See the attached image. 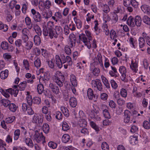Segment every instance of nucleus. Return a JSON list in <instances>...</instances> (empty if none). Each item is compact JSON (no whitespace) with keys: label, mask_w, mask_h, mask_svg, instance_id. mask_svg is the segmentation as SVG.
<instances>
[{"label":"nucleus","mask_w":150,"mask_h":150,"mask_svg":"<svg viewBox=\"0 0 150 150\" xmlns=\"http://www.w3.org/2000/svg\"><path fill=\"white\" fill-rule=\"evenodd\" d=\"M61 58L59 56L56 55L55 56V61L57 67L59 68H61L62 67V64L67 62L69 66H71L72 64L71 58L68 56H65L63 54L60 55Z\"/></svg>","instance_id":"obj_1"},{"label":"nucleus","mask_w":150,"mask_h":150,"mask_svg":"<svg viewBox=\"0 0 150 150\" xmlns=\"http://www.w3.org/2000/svg\"><path fill=\"white\" fill-rule=\"evenodd\" d=\"M13 89L10 88L5 91L3 89L1 88L0 92L6 98H8L9 97L10 95L8 93L11 94L13 95L14 97H16L18 93L19 90L18 89L17 86L14 85L13 86Z\"/></svg>","instance_id":"obj_2"},{"label":"nucleus","mask_w":150,"mask_h":150,"mask_svg":"<svg viewBox=\"0 0 150 150\" xmlns=\"http://www.w3.org/2000/svg\"><path fill=\"white\" fill-rule=\"evenodd\" d=\"M54 81L61 87L63 86L65 78L63 75L59 71H57L53 77Z\"/></svg>","instance_id":"obj_3"},{"label":"nucleus","mask_w":150,"mask_h":150,"mask_svg":"<svg viewBox=\"0 0 150 150\" xmlns=\"http://www.w3.org/2000/svg\"><path fill=\"white\" fill-rule=\"evenodd\" d=\"M43 34L44 36H47L48 35L50 37L52 38L53 37L56 38L55 36V31H54L53 28L48 25L47 28H44L43 29Z\"/></svg>","instance_id":"obj_4"},{"label":"nucleus","mask_w":150,"mask_h":150,"mask_svg":"<svg viewBox=\"0 0 150 150\" xmlns=\"http://www.w3.org/2000/svg\"><path fill=\"white\" fill-rule=\"evenodd\" d=\"M35 132L34 139L37 142L39 143L42 141L43 142L45 141V137L43 135L42 132L40 134L38 130H36Z\"/></svg>","instance_id":"obj_5"},{"label":"nucleus","mask_w":150,"mask_h":150,"mask_svg":"<svg viewBox=\"0 0 150 150\" xmlns=\"http://www.w3.org/2000/svg\"><path fill=\"white\" fill-rule=\"evenodd\" d=\"M79 114L81 119L79 120V126L80 127H86L87 126V122L84 119L83 113V111H80Z\"/></svg>","instance_id":"obj_6"},{"label":"nucleus","mask_w":150,"mask_h":150,"mask_svg":"<svg viewBox=\"0 0 150 150\" xmlns=\"http://www.w3.org/2000/svg\"><path fill=\"white\" fill-rule=\"evenodd\" d=\"M79 37L80 40L83 42L85 45L87 46L88 48L89 49H90L91 47L90 41V40L89 41H88L87 38L85 34H82L79 35Z\"/></svg>","instance_id":"obj_7"},{"label":"nucleus","mask_w":150,"mask_h":150,"mask_svg":"<svg viewBox=\"0 0 150 150\" xmlns=\"http://www.w3.org/2000/svg\"><path fill=\"white\" fill-rule=\"evenodd\" d=\"M1 47L3 50H6L9 52H12L13 50V47L6 42H1Z\"/></svg>","instance_id":"obj_8"},{"label":"nucleus","mask_w":150,"mask_h":150,"mask_svg":"<svg viewBox=\"0 0 150 150\" xmlns=\"http://www.w3.org/2000/svg\"><path fill=\"white\" fill-rule=\"evenodd\" d=\"M93 60L95 65L100 64L101 67H103L102 57L101 53H98L97 56L94 58Z\"/></svg>","instance_id":"obj_9"},{"label":"nucleus","mask_w":150,"mask_h":150,"mask_svg":"<svg viewBox=\"0 0 150 150\" xmlns=\"http://www.w3.org/2000/svg\"><path fill=\"white\" fill-rule=\"evenodd\" d=\"M95 90H98L100 91H102L103 89V86L100 81L99 79H96L94 81V83L93 84Z\"/></svg>","instance_id":"obj_10"},{"label":"nucleus","mask_w":150,"mask_h":150,"mask_svg":"<svg viewBox=\"0 0 150 150\" xmlns=\"http://www.w3.org/2000/svg\"><path fill=\"white\" fill-rule=\"evenodd\" d=\"M49 88L52 92L56 94H59L60 93V90L59 87L55 84L50 83L49 85Z\"/></svg>","instance_id":"obj_11"},{"label":"nucleus","mask_w":150,"mask_h":150,"mask_svg":"<svg viewBox=\"0 0 150 150\" xmlns=\"http://www.w3.org/2000/svg\"><path fill=\"white\" fill-rule=\"evenodd\" d=\"M22 32L23 35L22 36V40L24 42H26L29 39L28 35L29 34V31L27 28H24L22 30Z\"/></svg>","instance_id":"obj_12"},{"label":"nucleus","mask_w":150,"mask_h":150,"mask_svg":"<svg viewBox=\"0 0 150 150\" xmlns=\"http://www.w3.org/2000/svg\"><path fill=\"white\" fill-rule=\"evenodd\" d=\"M119 71L121 74V79L123 81H126L127 79L126 78V70L125 67L124 66L120 67L119 69Z\"/></svg>","instance_id":"obj_13"},{"label":"nucleus","mask_w":150,"mask_h":150,"mask_svg":"<svg viewBox=\"0 0 150 150\" xmlns=\"http://www.w3.org/2000/svg\"><path fill=\"white\" fill-rule=\"evenodd\" d=\"M87 96L89 99L90 100H92L96 99L97 96H96L93 93V92L91 88H89L87 91Z\"/></svg>","instance_id":"obj_14"},{"label":"nucleus","mask_w":150,"mask_h":150,"mask_svg":"<svg viewBox=\"0 0 150 150\" xmlns=\"http://www.w3.org/2000/svg\"><path fill=\"white\" fill-rule=\"evenodd\" d=\"M124 114V122L125 123H128L130 120L131 113L128 110H126L125 111Z\"/></svg>","instance_id":"obj_15"},{"label":"nucleus","mask_w":150,"mask_h":150,"mask_svg":"<svg viewBox=\"0 0 150 150\" xmlns=\"http://www.w3.org/2000/svg\"><path fill=\"white\" fill-rule=\"evenodd\" d=\"M38 120L39 125L41 124L43 122V119L41 117H40L39 118L37 114H35L33 118V122L36 123H37Z\"/></svg>","instance_id":"obj_16"},{"label":"nucleus","mask_w":150,"mask_h":150,"mask_svg":"<svg viewBox=\"0 0 150 150\" xmlns=\"http://www.w3.org/2000/svg\"><path fill=\"white\" fill-rule=\"evenodd\" d=\"M25 22L28 29H31L33 28V25L30 18L28 17H26L25 18Z\"/></svg>","instance_id":"obj_17"},{"label":"nucleus","mask_w":150,"mask_h":150,"mask_svg":"<svg viewBox=\"0 0 150 150\" xmlns=\"http://www.w3.org/2000/svg\"><path fill=\"white\" fill-rule=\"evenodd\" d=\"M127 24L132 27H134L135 26L134 18L132 16H130L128 18L127 21Z\"/></svg>","instance_id":"obj_18"},{"label":"nucleus","mask_w":150,"mask_h":150,"mask_svg":"<svg viewBox=\"0 0 150 150\" xmlns=\"http://www.w3.org/2000/svg\"><path fill=\"white\" fill-rule=\"evenodd\" d=\"M33 30L39 36H40L42 34V31L40 28L36 24L33 25Z\"/></svg>","instance_id":"obj_19"},{"label":"nucleus","mask_w":150,"mask_h":150,"mask_svg":"<svg viewBox=\"0 0 150 150\" xmlns=\"http://www.w3.org/2000/svg\"><path fill=\"white\" fill-rule=\"evenodd\" d=\"M141 8L144 13L150 15V7L146 5H142Z\"/></svg>","instance_id":"obj_20"},{"label":"nucleus","mask_w":150,"mask_h":150,"mask_svg":"<svg viewBox=\"0 0 150 150\" xmlns=\"http://www.w3.org/2000/svg\"><path fill=\"white\" fill-rule=\"evenodd\" d=\"M26 145L30 148H33L34 145L32 140L30 138L26 137L24 140Z\"/></svg>","instance_id":"obj_21"},{"label":"nucleus","mask_w":150,"mask_h":150,"mask_svg":"<svg viewBox=\"0 0 150 150\" xmlns=\"http://www.w3.org/2000/svg\"><path fill=\"white\" fill-rule=\"evenodd\" d=\"M54 30L55 34L54 35L56 38H57L58 35L60 34L62 32V29L59 26H56L55 27Z\"/></svg>","instance_id":"obj_22"},{"label":"nucleus","mask_w":150,"mask_h":150,"mask_svg":"<svg viewBox=\"0 0 150 150\" xmlns=\"http://www.w3.org/2000/svg\"><path fill=\"white\" fill-rule=\"evenodd\" d=\"M8 75V71L6 69L4 71H2L0 74V77L2 79H5L6 78Z\"/></svg>","instance_id":"obj_23"},{"label":"nucleus","mask_w":150,"mask_h":150,"mask_svg":"<svg viewBox=\"0 0 150 150\" xmlns=\"http://www.w3.org/2000/svg\"><path fill=\"white\" fill-rule=\"evenodd\" d=\"M134 19L135 25L137 26H140L141 24L142 19L140 16H135Z\"/></svg>","instance_id":"obj_24"},{"label":"nucleus","mask_w":150,"mask_h":150,"mask_svg":"<svg viewBox=\"0 0 150 150\" xmlns=\"http://www.w3.org/2000/svg\"><path fill=\"white\" fill-rule=\"evenodd\" d=\"M69 103L70 105L73 108L75 107L77 105L76 100L75 98L73 97L70 98Z\"/></svg>","instance_id":"obj_25"},{"label":"nucleus","mask_w":150,"mask_h":150,"mask_svg":"<svg viewBox=\"0 0 150 150\" xmlns=\"http://www.w3.org/2000/svg\"><path fill=\"white\" fill-rule=\"evenodd\" d=\"M101 78L102 81L106 87L107 88H109L110 86L108 80L103 76H101Z\"/></svg>","instance_id":"obj_26"},{"label":"nucleus","mask_w":150,"mask_h":150,"mask_svg":"<svg viewBox=\"0 0 150 150\" xmlns=\"http://www.w3.org/2000/svg\"><path fill=\"white\" fill-rule=\"evenodd\" d=\"M33 19L35 22H40L42 20L41 15L40 13L37 12V13L33 16Z\"/></svg>","instance_id":"obj_27"},{"label":"nucleus","mask_w":150,"mask_h":150,"mask_svg":"<svg viewBox=\"0 0 150 150\" xmlns=\"http://www.w3.org/2000/svg\"><path fill=\"white\" fill-rule=\"evenodd\" d=\"M61 110L64 116L68 117L69 116V112L68 109L64 106H62L61 107Z\"/></svg>","instance_id":"obj_28"},{"label":"nucleus","mask_w":150,"mask_h":150,"mask_svg":"<svg viewBox=\"0 0 150 150\" xmlns=\"http://www.w3.org/2000/svg\"><path fill=\"white\" fill-rule=\"evenodd\" d=\"M34 59L35 61L34 62V64L35 67L37 68L40 67L41 64L40 59L37 57H35Z\"/></svg>","instance_id":"obj_29"},{"label":"nucleus","mask_w":150,"mask_h":150,"mask_svg":"<svg viewBox=\"0 0 150 150\" xmlns=\"http://www.w3.org/2000/svg\"><path fill=\"white\" fill-rule=\"evenodd\" d=\"M42 130L46 134L48 133L50 130V127L49 125L46 123H44L42 126Z\"/></svg>","instance_id":"obj_30"},{"label":"nucleus","mask_w":150,"mask_h":150,"mask_svg":"<svg viewBox=\"0 0 150 150\" xmlns=\"http://www.w3.org/2000/svg\"><path fill=\"white\" fill-rule=\"evenodd\" d=\"M15 44L16 47V50H17V48L21 49L22 47V41L21 40L18 39L16 40Z\"/></svg>","instance_id":"obj_31"},{"label":"nucleus","mask_w":150,"mask_h":150,"mask_svg":"<svg viewBox=\"0 0 150 150\" xmlns=\"http://www.w3.org/2000/svg\"><path fill=\"white\" fill-rule=\"evenodd\" d=\"M20 134V131L19 129L16 130L14 132L13 139L15 140H17L19 138Z\"/></svg>","instance_id":"obj_32"},{"label":"nucleus","mask_w":150,"mask_h":150,"mask_svg":"<svg viewBox=\"0 0 150 150\" xmlns=\"http://www.w3.org/2000/svg\"><path fill=\"white\" fill-rule=\"evenodd\" d=\"M70 139V137L68 134H65L62 137V140L63 142L66 143L68 142Z\"/></svg>","instance_id":"obj_33"},{"label":"nucleus","mask_w":150,"mask_h":150,"mask_svg":"<svg viewBox=\"0 0 150 150\" xmlns=\"http://www.w3.org/2000/svg\"><path fill=\"white\" fill-rule=\"evenodd\" d=\"M70 81L72 86H77V81L76 80V78L75 76L73 75L71 76Z\"/></svg>","instance_id":"obj_34"},{"label":"nucleus","mask_w":150,"mask_h":150,"mask_svg":"<svg viewBox=\"0 0 150 150\" xmlns=\"http://www.w3.org/2000/svg\"><path fill=\"white\" fill-rule=\"evenodd\" d=\"M142 20L144 23L148 25H150V18L147 16H144Z\"/></svg>","instance_id":"obj_35"},{"label":"nucleus","mask_w":150,"mask_h":150,"mask_svg":"<svg viewBox=\"0 0 150 150\" xmlns=\"http://www.w3.org/2000/svg\"><path fill=\"white\" fill-rule=\"evenodd\" d=\"M0 102L5 107H6L10 104V101L6 99H3L0 100Z\"/></svg>","instance_id":"obj_36"},{"label":"nucleus","mask_w":150,"mask_h":150,"mask_svg":"<svg viewBox=\"0 0 150 150\" xmlns=\"http://www.w3.org/2000/svg\"><path fill=\"white\" fill-rule=\"evenodd\" d=\"M142 34L143 37L146 40L147 44L150 46V37L145 33H143Z\"/></svg>","instance_id":"obj_37"},{"label":"nucleus","mask_w":150,"mask_h":150,"mask_svg":"<svg viewBox=\"0 0 150 150\" xmlns=\"http://www.w3.org/2000/svg\"><path fill=\"white\" fill-rule=\"evenodd\" d=\"M37 91L39 94H41L44 90V86L41 84H39L37 86Z\"/></svg>","instance_id":"obj_38"},{"label":"nucleus","mask_w":150,"mask_h":150,"mask_svg":"<svg viewBox=\"0 0 150 150\" xmlns=\"http://www.w3.org/2000/svg\"><path fill=\"white\" fill-rule=\"evenodd\" d=\"M28 3L27 2L23 4L22 11L23 13L25 14L26 13V11L28 8Z\"/></svg>","instance_id":"obj_39"},{"label":"nucleus","mask_w":150,"mask_h":150,"mask_svg":"<svg viewBox=\"0 0 150 150\" xmlns=\"http://www.w3.org/2000/svg\"><path fill=\"white\" fill-rule=\"evenodd\" d=\"M34 41L35 44L37 45H39L40 43L41 40L39 35H35L34 38Z\"/></svg>","instance_id":"obj_40"},{"label":"nucleus","mask_w":150,"mask_h":150,"mask_svg":"<svg viewBox=\"0 0 150 150\" xmlns=\"http://www.w3.org/2000/svg\"><path fill=\"white\" fill-rule=\"evenodd\" d=\"M130 143L132 145L136 144L137 143L138 139L136 137L131 136L130 137Z\"/></svg>","instance_id":"obj_41"},{"label":"nucleus","mask_w":150,"mask_h":150,"mask_svg":"<svg viewBox=\"0 0 150 150\" xmlns=\"http://www.w3.org/2000/svg\"><path fill=\"white\" fill-rule=\"evenodd\" d=\"M27 83V81H23L18 85V87L21 91L24 90L25 88Z\"/></svg>","instance_id":"obj_42"},{"label":"nucleus","mask_w":150,"mask_h":150,"mask_svg":"<svg viewBox=\"0 0 150 150\" xmlns=\"http://www.w3.org/2000/svg\"><path fill=\"white\" fill-rule=\"evenodd\" d=\"M144 38H143L140 37L139 39V45L140 48H142L145 45Z\"/></svg>","instance_id":"obj_43"},{"label":"nucleus","mask_w":150,"mask_h":150,"mask_svg":"<svg viewBox=\"0 0 150 150\" xmlns=\"http://www.w3.org/2000/svg\"><path fill=\"white\" fill-rule=\"evenodd\" d=\"M70 127L66 122H63L62 124V129L64 131H67L69 129Z\"/></svg>","instance_id":"obj_44"},{"label":"nucleus","mask_w":150,"mask_h":150,"mask_svg":"<svg viewBox=\"0 0 150 150\" xmlns=\"http://www.w3.org/2000/svg\"><path fill=\"white\" fill-rule=\"evenodd\" d=\"M26 43L25 46L26 48L28 50H30L33 45V44L31 41H27Z\"/></svg>","instance_id":"obj_45"},{"label":"nucleus","mask_w":150,"mask_h":150,"mask_svg":"<svg viewBox=\"0 0 150 150\" xmlns=\"http://www.w3.org/2000/svg\"><path fill=\"white\" fill-rule=\"evenodd\" d=\"M120 94L122 97L124 98L126 97L127 95V90L123 88L121 89L120 91Z\"/></svg>","instance_id":"obj_46"},{"label":"nucleus","mask_w":150,"mask_h":150,"mask_svg":"<svg viewBox=\"0 0 150 150\" xmlns=\"http://www.w3.org/2000/svg\"><path fill=\"white\" fill-rule=\"evenodd\" d=\"M8 28L7 25L3 24L2 22L0 21V30H2L3 31L6 32Z\"/></svg>","instance_id":"obj_47"},{"label":"nucleus","mask_w":150,"mask_h":150,"mask_svg":"<svg viewBox=\"0 0 150 150\" xmlns=\"http://www.w3.org/2000/svg\"><path fill=\"white\" fill-rule=\"evenodd\" d=\"M74 20L75 21L77 28L79 29L81 27V21L79 19H77L76 18H74Z\"/></svg>","instance_id":"obj_48"},{"label":"nucleus","mask_w":150,"mask_h":150,"mask_svg":"<svg viewBox=\"0 0 150 150\" xmlns=\"http://www.w3.org/2000/svg\"><path fill=\"white\" fill-rule=\"evenodd\" d=\"M138 65L137 63H132L130 66L131 69L135 72H137V69Z\"/></svg>","instance_id":"obj_49"},{"label":"nucleus","mask_w":150,"mask_h":150,"mask_svg":"<svg viewBox=\"0 0 150 150\" xmlns=\"http://www.w3.org/2000/svg\"><path fill=\"white\" fill-rule=\"evenodd\" d=\"M103 113L105 118L109 119L110 118V116L108 110L106 109L104 110H103Z\"/></svg>","instance_id":"obj_50"},{"label":"nucleus","mask_w":150,"mask_h":150,"mask_svg":"<svg viewBox=\"0 0 150 150\" xmlns=\"http://www.w3.org/2000/svg\"><path fill=\"white\" fill-rule=\"evenodd\" d=\"M110 38L112 40H114L115 38L117 37L116 33L115 31L113 30H112L110 31Z\"/></svg>","instance_id":"obj_51"},{"label":"nucleus","mask_w":150,"mask_h":150,"mask_svg":"<svg viewBox=\"0 0 150 150\" xmlns=\"http://www.w3.org/2000/svg\"><path fill=\"white\" fill-rule=\"evenodd\" d=\"M9 110L13 112H15L16 110V105L13 103H11L9 105Z\"/></svg>","instance_id":"obj_52"},{"label":"nucleus","mask_w":150,"mask_h":150,"mask_svg":"<svg viewBox=\"0 0 150 150\" xmlns=\"http://www.w3.org/2000/svg\"><path fill=\"white\" fill-rule=\"evenodd\" d=\"M41 100L40 98L37 97H35L33 99V103L39 105L41 103Z\"/></svg>","instance_id":"obj_53"},{"label":"nucleus","mask_w":150,"mask_h":150,"mask_svg":"<svg viewBox=\"0 0 150 150\" xmlns=\"http://www.w3.org/2000/svg\"><path fill=\"white\" fill-rule=\"evenodd\" d=\"M26 100L30 106H31L33 103V99L30 95H28L26 97Z\"/></svg>","instance_id":"obj_54"},{"label":"nucleus","mask_w":150,"mask_h":150,"mask_svg":"<svg viewBox=\"0 0 150 150\" xmlns=\"http://www.w3.org/2000/svg\"><path fill=\"white\" fill-rule=\"evenodd\" d=\"M48 146L53 149H55L57 146V144L53 142H50L48 144Z\"/></svg>","instance_id":"obj_55"},{"label":"nucleus","mask_w":150,"mask_h":150,"mask_svg":"<svg viewBox=\"0 0 150 150\" xmlns=\"http://www.w3.org/2000/svg\"><path fill=\"white\" fill-rule=\"evenodd\" d=\"M15 119V116L8 117L6 119V122L7 123H10L13 122Z\"/></svg>","instance_id":"obj_56"},{"label":"nucleus","mask_w":150,"mask_h":150,"mask_svg":"<svg viewBox=\"0 0 150 150\" xmlns=\"http://www.w3.org/2000/svg\"><path fill=\"white\" fill-rule=\"evenodd\" d=\"M103 150H109V146L108 144L106 142H103L101 145Z\"/></svg>","instance_id":"obj_57"},{"label":"nucleus","mask_w":150,"mask_h":150,"mask_svg":"<svg viewBox=\"0 0 150 150\" xmlns=\"http://www.w3.org/2000/svg\"><path fill=\"white\" fill-rule=\"evenodd\" d=\"M90 125L91 127L96 131L98 132L99 131V127L93 121L91 122H90Z\"/></svg>","instance_id":"obj_58"},{"label":"nucleus","mask_w":150,"mask_h":150,"mask_svg":"<svg viewBox=\"0 0 150 150\" xmlns=\"http://www.w3.org/2000/svg\"><path fill=\"white\" fill-rule=\"evenodd\" d=\"M81 133L84 134H88L89 132L88 130L85 127H81L79 129Z\"/></svg>","instance_id":"obj_59"},{"label":"nucleus","mask_w":150,"mask_h":150,"mask_svg":"<svg viewBox=\"0 0 150 150\" xmlns=\"http://www.w3.org/2000/svg\"><path fill=\"white\" fill-rule=\"evenodd\" d=\"M112 87L114 89H116L117 87V85L115 81L113 80H111L110 81Z\"/></svg>","instance_id":"obj_60"},{"label":"nucleus","mask_w":150,"mask_h":150,"mask_svg":"<svg viewBox=\"0 0 150 150\" xmlns=\"http://www.w3.org/2000/svg\"><path fill=\"white\" fill-rule=\"evenodd\" d=\"M64 49L65 52L67 54L70 55L71 54V50L69 46L66 45Z\"/></svg>","instance_id":"obj_61"},{"label":"nucleus","mask_w":150,"mask_h":150,"mask_svg":"<svg viewBox=\"0 0 150 150\" xmlns=\"http://www.w3.org/2000/svg\"><path fill=\"white\" fill-rule=\"evenodd\" d=\"M143 125L144 128L146 129H149L150 128V124L148 121H144Z\"/></svg>","instance_id":"obj_62"},{"label":"nucleus","mask_w":150,"mask_h":150,"mask_svg":"<svg viewBox=\"0 0 150 150\" xmlns=\"http://www.w3.org/2000/svg\"><path fill=\"white\" fill-rule=\"evenodd\" d=\"M103 31L105 32V35H108L109 33V30L108 28V26L107 24L104 25Z\"/></svg>","instance_id":"obj_63"},{"label":"nucleus","mask_w":150,"mask_h":150,"mask_svg":"<svg viewBox=\"0 0 150 150\" xmlns=\"http://www.w3.org/2000/svg\"><path fill=\"white\" fill-rule=\"evenodd\" d=\"M56 118L58 120H61L62 118V116L61 112L57 111L56 113Z\"/></svg>","instance_id":"obj_64"}]
</instances>
